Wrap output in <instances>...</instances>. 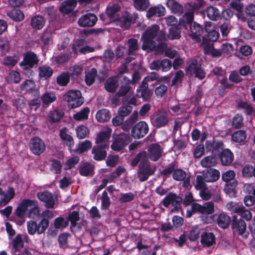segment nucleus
Instances as JSON below:
<instances>
[{
  "instance_id": "nucleus-3",
  "label": "nucleus",
  "mask_w": 255,
  "mask_h": 255,
  "mask_svg": "<svg viewBox=\"0 0 255 255\" xmlns=\"http://www.w3.org/2000/svg\"><path fill=\"white\" fill-rule=\"evenodd\" d=\"M63 100L67 103L68 107L71 109L79 107L84 102L81 93L78 90L68 91L63 95Z\"/></svg>"
},
{
  "instance_id": "nucleus-7",
  "label": "nucleus",
  "mask_w": 255,
  "mask_h": 255,
  "mask_svg": "<svg viewBox=\"0 0 255 255\" xmlns=\"http://www.w3.org/2000/svg\"><path fill=\"white\" fill-rule=\"evenodd\" d=\"M182 202V198L173 192H169L161 201V204L168 208L170 204L175 210L180 206Z\"/></svg>"
},
{
  "instance_id": "nucleus-2",
  "label": "nucleus",
  "mask_w": 255,
  "mask_h": 255,
  "mask_svg": "<svg viewBox=\"0 0 255 255\" xmlns=\"http://www.w3.org/2000/svg\"><path fill=\"white\" fill-rule=\"evenodd\" d=\"M159 27L157 25H153L148 27L142 34L141 40L142 41V49L152 51L156 47V42L154 39L157 36Z\"/></svg>"
},
{
  "instance_id": "nucleus-39",
  "label": "nucleus",
  "mask_w": 255,
  "mask_h": 255,
  "mask_svg": "<svg viewBox=\"0 0 255 255\" xmlns=\"http://www.w3.org/2000/svg\"><path fill=\"white\" fill-rule=\"evenodd\" d=\"M41 100L43 105L48 106L56 100V96L53 93L46 92L41 96Z\"/></svg>"
},
{
  "instance_id": "nucleus-22",
  "label": "nucleus",
  "mask_w": 255,
  "mask_h": 255,
  "mask_svg": "<svg viewBox=\"0 0 255 255\" xmlns=\"http://www.w3.org/2000/svg\"><path fill=\"white\" fill-rule=\"evenodd\" d=\"M33 203L32 200L24 199L18 205L15 210V215L19 218H23L25 212L29 208V204Z\"/></svg>"
},
{
  "instance_id": "nucleus-8",
  "label": "nucleus",
  "mask_w": 255,
  "mask_h": 255,
  "mask_svg": "<svg viewBox=\"0 0 255 255\" xmlns=\"http://www.w3.org/2000/svg\"><path fill=\"white\" fill-rule=\"evenodd\" d=\"M148 126L144 121H140L136 124L131 129V135L136 139L144 137L148 131Z\"/></svg>"
},
{
  "instance_id": "nucleus-50",
  "label": "nucleus",
  "mask_w": 255,
  "mask_h": 255,
  "mask_svg": "<svg viewBox=\"0 0 255 255\" xmlns=\"http://www.w3.org/2000/svg\"><path fill=\"white\" fill-rule=\"evenodd\" d=\"M69 225V220L63 217L56 218L54 222V226L56 229L65 228Z\"/></svg>"
},
{
  "instance_id": "nucleus-30",
  "label": "nucleus",
  "mask_w": 255,
  "mask_h": 255,
  "mask_svg": "<svg viewBox=\"0 0 255 255\" xmlns=\"http://www.w3.org/2000/svg\"><path fill=\"white\" fill-rule=\"evenodd\" d=\"M45 23L44 18L39 15L33 16L31 19V25L34 29L39 30L42 29Z\"/></svg>"
},
{
  "instance_id": "nucleus-4",
  "label": "nucleus",
  "mask_w": 255,
  "mask_h": 255,
  "mask_svg": "<svg viewBox=\"0 0 255 255\" xmlns=\"http://www.w3.org/2000/svg\"><path fill=\"white\" fill-rule=\"evenodd\" d=\"M49 225V221L48 219L42 218L37 224L35 221H29L27 222V228L28 233L33 235L36 233L41 234L46 231Z\"/></svg>"
},
{
  "instance_id": "nucleus-64",
  "label": "nucleus",
  "mask_w": 255,
  "mask_h": 255,
  "mask_svg": "<svg viewBox=\"0 0 255 255\" xmlns=\"http://www.w3.org/2000/svg\"><path fill=\"white\" fill-rule=\"evenodd\" d=\"M119 157L118 155H109L106 161L108 166L114 167L118 163Z\"/></svg>"
},
{
  "instance_id": "nucleus-42",
  "label": "nucleus",
  "mask_w": 255,
  "mask_h": 255,
  "mask_svg": "<svg viewBox=\"0 0 255 255\" xmlns=\"http://www.w3.org/2000/svg\"><path fill=\"white\" fill-rule=\"evenodd\" d=\"M247 137V134L245 130H239L234 132L232 135V139L234 142H244Z\"/></svg>"
},
{
  "instance_id": "nucleus-33",
  "label": "nucleus",
  "mask_w": 255,
  "mask_h": 255,
  "mask_svg": "<svg viewBox=\"0 0 255 255\" xmlns=\"http://www.w3.org/2000/svg\"><path fill=\"white\" fill-rule=\"evenodd\" d=\"M6 15L9 18L15 21H20L24 18L23 13L19 9H14L11 11H8Z\"/></svg>"
},
{
  "instance_id": "nucleus-9",
  "label": "nucleus",
  "mask_w": 255,
  "mask_h": 255,
  "mask_svg": "<svg viewBox=\"0 0 255 255\" xmlns=\"http://www.w3.org/2000/svg\"><path fill=\"white\" fill-rule=\"evenodd\" d=\"M231 228L234 231L236 232L238 235L243 236L246 233L247 225L243 219L239 218L236 215H233L232 217Z\"/></svg>"
},
{
  "instance_id": "nucleus-56",
  "label": "nucleus",
  "mask_w": 255,
  "mask_h": 255,
  "mask_svg": "<svg viewBox=\"0 0 255 255\" xmlns=\"http://www.w3.org/2000/svg\"><path fill=\"white\" fill-rule=\"evenodd\" d=\"M252 53V48L249 45H244L240 47V51L237 56L241 59L244 57L248 56Z\"/></svg>"
},
{
  "instance_id": "nucleus-37",
  "label": "nucleus",
  "mask_w": 255,
  "mask_h": 255,
  "mask_svg": "<svg viewBox=\"0 0 255 255\" xmlns=\"http://www.w3.org/2000/svg\"><path fill=\"white\" fill-rule=\"evenodd\" d=\"M114 138L115 141L113 143H128L131 140L130 135L125 133L114 134Z\"/></svg>"
},
{
  "instance_id": "nucleus-54",
  "label": "nucleus",
  "mask_w": 255,
  "mask_h": 255,
  "mask_svg": "<svg viewBox=\"0 0 255 255\" xmlns=\"http://www.w3.org/2000/svg\"><path fill=\"white\" fill-rule=\"evenodd\" d=\"M70 77L68 73L63 72L57 78V84L62 86H65L69 82Z\"/></svg>"
},
{
  "instance_id": "nucleus-5",
  "label": "nucleus",
  "mask_w": 255,
  "mask_h": 255,
  "mask_svg": "<svg viewBox=\"0 0 255 255\" xmlns=\"http://www.w3.org/2000/svg\"><path fill=\"white\" fill-rule=\"evenodd\" d=\"M150 120L152 125L157 128L165 127L169 122L168 114L165 111L158 110L152 115Z\"/></svg>"
},
{
  "instance_id": "nucleus-25",
  "label": "nucleus",
  "mask_w": 255,
  "mask_h": 255,
  "mask_svg": "<svg viewBox=\"0 0 255 255\" xmlns=\"http://www.w3.org/2000/svg\"><path fill=\"white\" fill-rule=\"evenodd\" d=\"M165 8L162 5L151 7L148 9L146 13V16L150 18L155 15L158 17L163 16L165 14Z\"/></svg>"
},
{
  "instance_id": "nucleus-17",
  "label": "nucleus",
  "mask_w": 255,
  "mask_h": 255,
  "mask_svg": "<svg viewBox=\"0 0 255 255\" xmlns=\"http://www.w3.org/2000/svg\"><path fill=\"white\" fill-rule=\"evenodd\" d=\"M112 130L109 127L104 128L99 131L95 138L96 143H106L109 141Z\"/></svg>"
},
{
  "instance_id": "nucleus-60",
  "label": "nucleus",
  "mask_w": 255,
  "mask_h": 255,
  "mask_svg": "<svg viewBox=\"0 0 255 255\" xmlns=\"http://www.w3.org/2000/svg\"><path fill=\"white\" fill-rule=\"evenodd\" d=\"M18 59L17 56H7L3 59V64L9 67H12L17 63Z\"/></svg>"
},
{
  "instance_id": "nucleus-41",
  "label": "nucleus",
  "mask_w": 255,
  "mask_h": 255,
  "mask_svg": "<svg viewBox=\"0 0 255 255\" xmlns=\"http://www.w3.org/2000/svg\"><path fill=\"white\" fill-rule=\"evenodd\" d=\"M200 66L197 64L196 59H191L187 62V66L185 70L187 74L193 75Z\"/></svg>"
},
{
  "instance_id": "nucleus-12",
  "label": "nucleus",
  "mask_w": 255,
  "mask_h": 255,
  "mask_svg": "<svg viewBox=\"0 0 255 255\" xmlns=\"http://www.w3.org/2000/svg\"><path fill=\"white\" fill-rule=\"evenodd\" d=\"M97 17L94 14L89 13L82 15L78 21L79 25L82 27H92L96 23Z\"/></svg>"
},
{
  "instance_id": "nucleus-38",
  "label": "nucleus",
  "mask_w": 255,
  "mask_h": 255,
  "mask_svg": "<svg viewBox=\"0 0 255 255\" xmlns=\"http://www.w3.org/2000/svg\"><path fill=\"white\" fill-rule=\"evenodd\" d=\"M120 9V6L117 4L109 6L107 8V13L108 16L114 20L119 19L118 12Z\"/></svg>"
},
{
  "instance_id": "nucleus-45",
  "label": "nucleus",
  "mask_w": 255,
  "mask_h": 255,
  "mask_svg": "<svg viewBox=\"0 0 255 255\" xmlns=\"http://www.w3.org/2000/svg\"><path fill=\"white\" fill-rule=\"evenodd\" d=\"M235 213L240 214L241 218H243L246 221H250L252 218V214L251 211L245 209V207L241 206L235 210Z\"/></svg>"
},
{
  "instance_id": "nucleus-46",
  "label": "nucleus",
  "mask_w": 255,
  "mask_h": 255,
  "mask_svg": "<svg viewBox=\"0 0 255 255\" xmlns=\"http://www.w3.org/2000/svg\"><path fill=\"white\" fill-rule=\"evenodd\" d=\"M90 110L88 108H85L80 112L73 115V118L75 121H80L87 120L88 118V114Z\"/></svg>"
},
{
  "instance_id": "nucleus-34",
  "label": "nucleus",
  "mask_w": 255,
  "mask_h": 255,
  "mask_svg": "<svg viewBox=\"0 0 255 255\" xmlns=\"http://www.w3.org/2000/svg\"><path fill=\"white\" fill-rule=\"evenodd\" d=\"M238 184L237 181H233L232 182L226 183L224 188L225 193L231 198L236 196V187Z\"/></svg>"
},
{
  "instance_id": "nucleus-57",
  "label": "nucleus",
  "mask_w": 255,
  "mask_h": 255,
  "mask_svg": "<svg viewBox=\"0 0 255 255\" xmlns=\"http://www.w3.org/2000/svg\"><path fill=\"white\" fill-rule=\"evenodd\" d=\"M79 158L78 156H74L68 159L65 164L64 169L70 170L75 167V165L79 162Z\"/></svg>"
},
{
  "instance_id": "nucleus-13",
  "label": "nucleus",
  "mask_w": 255,
  "mask_h": 255,
  "mask_svg": "<svg viewBox=\"0 0 255 255\" xmlns=\"http://www.w3.org/2000/svg\"><path fill=\"white\" fill-rule=\"evenodd\" d=\"M148 152V158L153 161H156L161 157L163 150L160 144H150Z\"/></svg>"
},
{
  "instance_id": "nucleus-53",
  "label": "nucleus",
  "mask_w": 255,
  "mask_h": 255,
  "mask_svg": "<svg viewBox=\"0 0 255 255\" xmlns=\"http://www.w3.org/2000/svg\"><path fill=\"white\" fill-rule=\"evenodd\" d=\"M181 31L179 28L177 27H172L169 29V33L167 36V38L171 40L178 39L180 37Z\"/></svg>"
},
{
  "instance_id": "nucleus-47",
  "label": "nucleus",
  "mask_w": 255,
  "mask_h": 255,
  "mask_svg": "<svg viewBox=\"0 0 255 255\" xmlns=\"http://www.w3.org/2000/svg\"><path fill=\"white\" fill-rule=\"evenodd\" d=\"M134 7L139 10H144L149 5V0H133Z\"/></svg>"
},
{
  "instance_id": "nucleus-23",
  "label": "nucleus",
  "mask_w": 255,
  "mask_h": 255,
  "mask_svg": "<svg viewBox=\"0 0 255 255\" xmlns=\"http://www.w3.org/2000/svg\"><path fill=\"white\" fill-rule=\"evenodd\" d=\"M166 4L174 14L180 15L184 12L183 6L175 0H167Z\"/></svg>"
},
{
  "instance_id": "nucleus-48",
  "label": "nucleus",
  "mask_w": 255,
  "mask_h": 255,
  "mask_svg": "<svg viewBox=\"0 0 255 255\" xmlns=\"http://www.w3.org/2000/svg\"><path fill=\"white\" fill-rule=\"evenodd\" d=\"M206 181H205V178L202 174V175H198L196 177V184L195 188L197 190L204 189L207 188V186L206 184Z\"/></svg>"
},
{
  "instance_id": "nucleus-51",
  "label": "nucleus",
  "mask_w": 255,
  "mask_h": 255,
  "mask_svg": "<svg viewBox=\"0 0 255 255\" xmlns=\"http://www.w3.org/2000/svg\"><path fill=\"white\" fill-rule=\"evenodd\" d=\"M191 136L194 141L200 139V142H203L206 139L207 134L206 132H203L201 134L200 131L198 129L195 128L192 131Z\"/></svg>"
},
{
  "instance_id": "nucleus-20",
  "label": "nucleus",
  "mask_w": 255,
  "mask_h": 255,
  "mask_svg": "<svg viewBox=\"0 0 255 255\" xmlns=\"http://www.w3.org/2000/svg\"><path fill=\"white\" fill-rule=\"evenodd\" d=\"M76 5V0H65L62 2L59 7V10L64 14H68L74 10Z\"/></svg>"
},
{
  "instance_id": "nucleus-49",
  "label": "nucleus",
  "mask_w": 255,
  "mask_h": 255,
  "mask_svg": "<svg viewBox=\"0 0 255 255\" xmlns=\"http://www.w3.org/2000/svg\"><path fill=\"white\" fill-rule=\"evenodd\" d=\"M45 144H29L30 151L35 155H39L45 150Z\"/></svg>"
},
{
  "instance_id": "nucleus-62",
  "label": "nucleus",
  "mask_w": 255,
  "mask_h": 255,
  "mask_svg": "<svg viewBox=\"0 0 255 255\" xmlns=\"http://www.w3.org/2000/svg\"><path fill=\"white\" fill-rule=\"evenodd\" d=\"M89 131L88 128L84 126H80L76 128L77 135L80 139L84 138Z\"/></svg>"
},
{
  "instance_id": "nucleus-58",
  "label": "nucleus",
  "mask_w": 255,
  "mask_h": 255,
  "mask_svg": "<svg viewBox=\"0 0 255 255\" xmlns=\"http://www.w3.org/2000/svg\"><path fill=\"white\" fill-rule=\"evenodd\" d=\"M51 161L52 162L51 168V171H53L55 174H60L61 172L62 167V165L60 161L57 159H52L51 160Z\"/></svg>"
},
{
  "instance_id": "nucleus-14",
  "label": "nucleus",
  "mask_w": 255,
  "mask_h": 255,
  "mask_svg": "<svg viewBox=\"0 0 255 255\" xmlns=\"http://www.w3.org/2000/svg\"><path fill=\"white\" fill-rule=\"evenodd\" d=\"M190 34V36L197 42L201 41L200 36L203 32L202 26L196 22L191 23L189 25Z\"/></svg>"
},
{
  "instance_id": "nucleus-43",
  "label": "nucleus",
  "mask_w": 255,
  "mask_h": 255,
  "mask_svg": "<svg viewBox=\"0 0 255 255\" xmlns=\"http://www.w3.org/2000/svg\"><path fill=\"white\" fill-rule=\"evenodd\" d=\"M38 71L39 77L45 79L50 77L53 73L52 68L46 65L40 66L38 68Z\"/></svg>"
},
{
  "instance_id": "nucleus-15",
  "label": "nucleus",
  "mask_w": 255,
  "mask_h": 255,
  "mask_svg": "<svg viewBox=\"0 0 255 255\" xmlns=\"http://www.w3.org/2000/svg\"><path fill=\"white\" fill-rule=\"evenodd\" d=\"M146 80H143L141 85L137 90L136 96L139 98H142L144 100H148L151 95V92L148 89V83Z\"/></svg>"
},
{
  "instance_id": "nucleus-27",
  "label": "nucleus",
  "mask_w": 255,
  "mask_h": 255,
  "mask_svg": "<svg viewBox=\"0 0 255 255\" xmlns=\"http://www.w3.org/2000/svg\"><path fill=\"white\" fill-rule=\"evenodd\" d=\"M64 116V112L62 110L55 109L50 111L47 116V120L50 123L59 122Z\"/></svg>"
},
{
  "instance_id": "nucleus-61",
  "label": "nucleus",
  "mask_w": 255,
  "mask_h": 255,
  "mask_svg": "<svg viewBox=\"0 0 255 255\" xmlns=\"http://www.w3.org/2000/svg\"><path fill=\"white\" fill-rule=\"evenodd\" d=\"M199 235L200 229L198 227H193L188 234V238L190 241L194 242L199 238Z\"/></svg>"
},
{
  "instance_id": "nucleus-40",
  "label": "nucleus",
  "mask_w": 255,
  "mask_h": 255,
  "mask_svg": "<svg viewBox=\"0 0 255 255\" xmlns=\"http://www.w3.org/2000/svg\"><path fill=\"white\" fill-rule=\"evenodd\" d=\"M205 12L208 17L212 20H217L220 17V12L219 10L214 6H208Z\"/></svg>"
},
{
  "instance_id": "nucleus-19",
  "label": "nucleus",
  "mask_w": 255,
  "mask_h": 255,
  "mask_svg": "<svg viewBox=\"0 0 255 255\" xmlns=\"http://www.w3.org/2000/svg\"><path fill=\"white\" fill-rule=\"evenodd\" d=\"M217 223L219 227L223 229H228L232 224V217L227 213H220L217 219Z\"/></svg>"
},
{
  "instance_id": "nucleus-10",
  "label": "nucleus",
  "mask_w": 255,
  "mask_h": 255,
  "mask_svg": "<svg viewBox=\"0 0 255 255\" xmlns=\"http://www.w3.org/2000/svg\"><path fill=\"white\" fill-rule=\"evenodd\" d=\"M109 144H97L92 150L93 154V159L96 161L104 160L107 155V150L108 149Z\"/></svg>"
},
{
  "instance_id": "nucleus-18",
  "label": "nucleus",
  "mask_w": 255,
  "mask_h": 255,
  "mask_svg": "<svg viewBox=\"0 0 255 255\" xmlns=\"http://www.w3.org/2000/svg\"><path fill=\"white\" fill-rule=\"evenodd\" d=\"M221 162L224 166L230 165L233 161L234 158V154L229 149H225L219 154Z\"/></svg>"
},
{
  "instance_id": "nucleus-6",
  "label": "nucleus",
  "mask_w": 255,
  "mask_h": 255,
  "mask_svg": "<svg viewBox=\"0 0 255 255\" xmlns=\"http://www.w3.org/2000/svg\"><path fill=\"white\" fill-rule=\"evenodd\" d=\"M39 60L37 55L33 52L28 51L23 54V60L19 66L24 70H29L37 65Z\"/></svg>"
},
{
  "instance_id": "nucleus-1",
  "label": "nucleus",
  "mask_w": 255,
  "mask_h": 255,
  "mask_svg": "<svg viewBox=\"0 0 255 255\" xmlns=\"http://www.w3.org/2000/svg\"><path fill=\"white\" fill-rule=\"evenodd\" d=\"M138 163H139L137 171V178L140 182H144L154 174L155 169L151 167L148 161V153L146 151H142L137 153L131 161L130 165L134 167L136 166Z\"/></svg>"
},
{
  "instance_id": "nucleus-24",
  "label": "nucleus",
  "mask_w": 255,
  "mask_h": 255,
  "mask_svg": "<svg viewBox=\"0 0 255 255\" xmlns=\"http://www.w3.org/2000/svg\"><path fill=\"white\" fill-rule=\"evenodd\" d=\"M79 172L83 176H93L94 174V166L90 162H86L79 166Z\"/></svg>"
},
{
  "instance_id": "nucleus-55",
  "label": "nucleus",
  "mask_w": 255,
  "mask_h": 255,
  "mask_svg": "<svg viewBox=\"0 0 255 255\" xmlns=\"http://www.w3.org/2000/svg\"><path fill=\"white\" fill-rule=\"evenodd\" d=\"M186 176V172L182 169H175L172 174L173 178L176 181H182Z\"/></svg>"
},
{
  "instance_id": "nucleus-52",
  "label": "nucleus",
  "mask_w": 255,
  "mask_h": 255,
  "mask_svg": "<svg viewBox=\"0 0 255 255\" xmlns=\"http://www.w3.org/2000/svg\"><path fill=\"white\" fill-rule=\"evenodd\" d=\"M97 75V71L96 69L92 68L90 70L86 75L85 81L88 85H91L95 81V79Z\"/></svg>"
},
{
  "instance_id": "nucleus-31",
  "label": "nucleus",
  "mask_w": 255,
  "mask_h": 255,
  "mask_svg": "<svg viewBox=\"0 0 255 255\" xmlns=\"http://www.w3.org/2000/svg\"><path fill=\"white\" fill-rule=\"evenodd\" d=\"M128 54L133 55L139 50V46L138 44V40L135 38H130L128 43Z\"/></svg>"
},
{
  "instance_id": "nucleus-21",
  "label": "nucleus",
  "mask_w": 255,
  "mask_h": 255,
  "mask_svg": "<svg viewBox=\"0 0 255 255\" xmlns=\"http://www.w3.org/2000/svg\"><path fill=\"white\" fill-rule=\"evenodd\" d=\"M216 243V238L212 232H204L201 236V243L203 247H210Z\"/></svg>"
},
{
  "instance_id": "nucleus-28",
  "label": "nucleus",
  "mask_w": 255,
  "mask_h": 255,
  "mask_svg": "<svg viewBox=\"0 0 255 255\" xmlns=\"http://www.w3.org/2000/svg\"><path fill=\"white\" fill-rule=\"evenodd\" d=\"M203 175L204 176L205 181L207 182L216 181L219 179L220 176L219 171L215 169H211L206 172L204 171Z\"/></svg>"
},
{
  "instance_id": "nucleus-35",
  "label": "nucleus",
  "mask_w": 255,
  "mask_h": 255,
  "mask_svg": "<svg viewBox=\"0 0 255 255\" xmlns=\"http://www.w3.org/2000/svg\"><path fill=\"white\" fill-rule=\"evenodd\" d=\"M201 46L205 54H210L214 48L213 42L209 40L208 38L204 36L202 37Z\"/></svg>"
},
{
  "instance_id": "nucleus-44",
  "label": "nucleus",
  "mask_w": 255,
  "mask_h": 255,
  "mask_svg": "<svg viewBox=\"0 0 255 255\" xmlns=\"http://www.w3.org/2000/svg\"><path fill=\"white\" fill-rule=\"evenodd\" d=\"M96 118L99 122H106L110 119V112L106 109L101 110L97 112Z\"/></svg>"
},
{
  "instance_id": "nucleus-32",
  "label": "nucleus",
  "mask_w": 255,
  "mask_h": 255,
  "mask_svg": "<svg viewBox=\"0 0 255 255\" xmlns=\"http://www.w3.org/2000/svg\"><path fill=\"white\" fill-rule=\"evenodd\" d=\"M31 204H29V211L28 213L29 217L31 219H35L40 214V210L38 205L37 201L32 200Z\"/></svg>"
},
{
  "instance_id": "nucleus-29",
  "label": "nucleus",
  "mask_w": 255,
  "mask_h": 255,
  "mask_svg": "<svg viewBox=\"0 0 255 255\" xmlns=\"http://www.w3.org/2000/svg\"><path fill=\"white\" fill-rule=\"evenodd\" d=\"M194 13L192 11L185 12L182 17L179 19V24L187 29L191 23H193Z\"/></svg>"
},
{
  "instance_id": "nucleus-63",
  "label": "nucleus",
  "mask_w": 255,
  "mask_h": 255,
  "mask_svg": "<svg viewBox=\"0 0 255 255\" xmlns=\"http://www.w3.org/2000/svg\"><path fill=\"white\" fill-rule=\"evenodd\" d=\"M35 87V83L33 80H26L23 82L20 86L21 91H30L34 89Z\"/></svg>"
},
{
  "instance_id": "nucleus-11",
  "label": "nucleus",
  "mask_w": 255,
  "mask_h": 255,
  "mask_svg": "<svg viewBox=\"0 0 255 255\" xmlns=\"http://www.w3.org/2000/svg\"><path fill=\"white\" fill-rule=\"evenodd\" d=\"M38 199L45 203L46 208H53L55 205V201L53 194L48 191L39 192L37 194Z\"/></svg>"
},
{
  "instance_id": "nucleus-16",
  "label": "nucleus",
  "mask_w": 255,
  "mask_h": 255,
  "mask_svg": "<svg viewBox=\"0 0 255 255\" xmlns=\"http://www.w3.org/2000/svg\"><path fill=\"white\" fill-rule=\"evenodd\" d=\"M15 192L13 188L9 187L5 193L0 188V206H5L14 197Z\"/></svg>"
},
{
  "instance_id": "nucleus-59",
  "label": "nucleus",
  "mask_w": 255,
  "mask_h": 255,
  "mask_svg": "<svg viewBox=\"0 0 255 255\" xmlns=\"http://www.w3.org/2000/svg\"><path fill=\"white\" fill-rule=\"evenodd\" d=\"M80 219L79 212L76 211H73L70 213L67 219L71 222V226L75 227L77 225V222Z\"/></svg>"
},
{
  "instance_id": "nucleus-36",
  "label": "nucleus",
  "mask_w": 255,
  "mask_h": 255,
  "mask_svg": "<svg viewBox=\"0 0 255 255\" xmlns=\"http://www.w3.org/2000/svg\"><path fill=\"white\" fill-rule=\"evenodd\" d=\"M11 245L14 253L19 252L21 249L24 247V243L22 241L21 235L18 234L12 241Z\"/></svg>"
},
{
  "instance_id": "nucleus-26",
  "label": "nucleus",
  "mask_w": 255,
  "mask_h": 255,
  "mask_svg": "<svg viewBox=\"0 0 255 255\" xmlns=\"http://www.w3.org/2000/svg\"><path fill=\"white\" fill-rule=\"evenodd\" d=\"M119 86L118 80L116 77L109 78L105 82L104 87L110 93H114Z\"/></svg>"
}]
</instances>
